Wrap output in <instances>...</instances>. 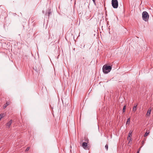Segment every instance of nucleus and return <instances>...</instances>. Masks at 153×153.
I'll use <instances>...</instances> for the list:
<instances>
[{
    "instance_id": "20e7f679",
    "label": "nucleus",
    "mask_w": 153,
    "mask_h": 153,
    "mask_svg": "<svg viewBox=\"0 0 153 153\" xmlns=\"http://www.w3.org/2000/svg\"><path fill=\"white\" fill-rule=\"evenodd\" d=\"M88 143L87 142H84L82 144V146L85 149L89 150L90 149V147L88 146Z\"/></svg>"
},
{
    "instance_id": "6e6552de",
    "label": "nucleus",
    "mask_w": 153,
    "mask_h": 153,
    "mask_svg": "<svg viewBox=\"0 0 153 153\" xmlns=\"http://www.w3.org/2000/svg\"><path fill=\"white\" fill-rule=\"evenodd\" d=\"M13 122V120H10L6 124V126L8 128H9L10 126L11 125Z\"/></svg>"
},
{
    "instance_id": "1a4fd4ad",
    "label": "nucleus",
    "mask_w": 153,
    "mask_h": 153,
    "mask_svg": "<svg viewBox=\"0 0 153 153\" xmlns=\"http://www.w3.org/2000/svg\"><path fill=\"white\" fill-rule=\"evenodd\" d=\"M151 109L150 108H149L148 110L147 111V113L146 114V116L147 117H149L150 116L151 113Z\"/></svg>"
},
{
    "instance_id": "4468645a",
    "label": "nucleus",
    "mask_w": 153,
    "mask_h": 153,
    "mask_svg": "<svg viewBox=\"0 0 153 153\" xmlns=\"http://www.w3.org/2000/svg\"><path fill=\"white\" fill-rule=\"evenodd\" d=\"M84 140L87 143H88L89 140L88 138L86 137H84Z\"/></svg>"
},
{
    "instance_id": "9b49d317",
    "label": "nucleus",
    "mask_w": 153,
    "mask_h": 153,
    "mask_svg": "<svg viewBox=\"0 0 153 153\" xmlns=\"http://www.w3.org/2000/svg\"><path fill=\"white\" fill-rule=\"evenodd\" d=\"M149 133H150V131H149V130L147 131H146V132L145 134L144 135V137H146L149 134Z\"/></svg>"
},
{
    "instance_id": "7ed1b4c3",
    "label": "nucleus",
    "mask_w": 153,
    "mask_h": 153,
    "mask_svg": "<svg viewBox=\"0 0 153 153\" xmlns=\"http://www.w3.org/2000/svg\"><path fill=\"white\" fill-rule=\"evenodd\" d=\"M111 4L114 8H117L118 7V4L117 0H112Z\"/></svg>"
},
{
    "instance_id": "6ab92c4d",
    "label": "nucleus",
    "mask_w": 153,
    "mask_h": 153,
    "mask_svg": "<svg viewBox=\"0 0 153 153\" xmlns=\"http://www.w3.org/2000/svg\"><path fill=\"white\" fill-rule=\"evenodd\" d=\"M30 147H27V149H26V150H25V152L27 151H28L30 149Z\"/></svg>"
},
{
    "instance_id": "412c9836",
    "label": "nucleus",
    "mask_w": 153,
    "mask_h": 153,
    "mask_svg": "<svg viewBox=\"0 0 153 153\" xmlns=\"http://www.w3.org/2000/svg\"><path fill=\"white\" fill-rule=\"evenodd\" d=\"M140 148L139 149L138 151L137 152V153H139V151H140Z\"/></svg>"
},
{
    "instance_id": "f3484780",
    "label": "nucleus",
    "mask_w": 153,
    "mask_h": 153,
    "mask_svg": "<svg viewBox=\"0 0 153 153\" xmlns=\"http://www.w3.org/2000/svg\"><path fill=\"white\" fill-rule=\"evenodd\" d=\"M4 114H0V120L4 116Z\"/></svg>"
},
{
    "instance_id": "9d476101",
    "label": "nucleus",
    "mask_w": 153,
    "mask_h": 153,
    "mask_svg": "<svg viewBox=\"0 0 153 153\" xmlns=\"http://www.w3.org/2000/svg\"><path fill=\"white\" fill-rule=\"evenodd\" d=\"M10 102H7L4 105V106L3 107V109H5L9 104H10Z\"/></svg>"
},
{
    "instance_id": "f03ea898",
    "label": "nucleus",
    "mask_w": 153,
    "mask_h": 153,
    "mask_svg": "<svg viewBox=\"0 0 153 153\" xmlns=\"http://www.w3.org/2000/svg\"><path fill=\"white\" fill-rule=\"evenodd\" d=\"M142 18L145 21H147L149 19V15L146 11H144L142 13Z\"/></svg>"
},
{
    "instance_id": "f257e3e1",
    "label": "nucleus",
    "mask_w": 153,
    "mask_h": 153,
    "mask_svg": "<svg viewBox=\"0 0 153 153\" xmlns=\"http://www.w3.org/2000/svg\"><path fill=\"white\" fill-rule=\"evenodd\" d=\"M111 69V66L105 65L103 67L102 71L104 73L107 74L110 71Z\"/></svg>"
},
{
    "instance_id": "f8f14e48",
    "label": "nucleus",
    "mask_w": 153,
    "mask_h": 153,
    "mask_svg": "<svg viewBox=\"0 0 153 153\" xmlns=\"http://www.w3.org/2000/svg\"><path fill=\"white\" fill-rule=\"evenodd\" d=\"M130 118L129 117L128 118L127 120L126 125H127V124H129L130 123Z\"/></svg>"
},
{
    "instance_id": "aec40b11",
    "label": "nucleus",
    "mask_w": 153,
    "mask_h": 153,
    "mask_svg": "<svg viewBox=\"0 0 153 153\" xmlns=\"http://www.w3.org/2000/svg\"><path fill=\"white\" fill-rule=\"evenodd\" d=\"M92 1H93L94 4H96V0H92Z\"/></svg>"
},
{
    "instance_id": "2eb2a0df",
    "label": "nucleus",
    "mask_w": 153,
    "mask_h": 153,
    "mask_svg": "<svg viewBox=\"0 0 153 153\" xmlns=\"http://www.w3.org/2000/svg\"><path fill=\"white\" fill-rule=\"evenodd\" d=\"M79 46H80L79 47L80 48H84V47L85 45L83 43H81V44Z\"/></svg>"
},
{
    "instance_id": "423d86ee",
    "label": "nucleus",
    "mask_w": 153,
    "mask_h": 153,
    "mask_svg": "<svg viewBox=\"0 0 153 153\" xmlns=\"http://www.w3.org/2000/svg\"><path fill=\"white\" fill-rule=\"evenodd\" d=\"M132 131H130L129 133L128 134V135L127 137V139L128 140H129V142L130 141H132V139L131 138V137L132 136Z\"/></svg>"
},
{
    "instance_id": "ddd939ff",
    "label": "nucleus",
    "mask_w": 153,
    "mask_h": 153,
    "mask_svg": "<svg viewBox=\"0 0 153 153\" xmlns=\"http://www.w3.org/2000/svg\"><path fill=\"white\" fill-rule=\"evenodd\" d=\"M137 105H135L134 106L133 108V111L135 112L136 110V107Z\"/></svg>"
},
{
    "instance_id": "39448f33",
    "label": "nucleus",
    "mask_w": 153,
    "mask_h": 153,
    "mask_svg": "<svg viewBox=\"0 0 153 153\" xmlns=\"http://www.w3.org/2000/svg\"><path fill=\"white\" fill-rule=\"evenodd\" d=\"M7 10H3L1 16L2 17H4V18H6L7 16Z\"/></svg>"
},
{
    "instance_id": "0eeeda50",
    "label": "nucleus",
    "mask_w": 153,
    "mask_h": 153,
    "mask_svg": "<svg viewBox=\"0 0 153 153\" xmlns=\"http://www.w3.org/2000/svg\"><path fill=\"white\" fill-rule=\"evenodd\" d=\"M52 13V11L51 8H48L45 13L46 15H48L49 17L50 14Z\"/></svg>"
},
{
    "instance_id": "a211bd4d",
    "label": "nucleus",
    "mask_w": 153,
    "mask_h": 153,
    "mask_svg": "<svg viewBox=\"0 0 153 153\" xmlns=\"http://www.w3.org/2000/svg\"><path fill=\"white\" fill-rule=\"evenodd\" d=\"M105 148L107 150H108V144H106L105 146Z\"/></svg>"
},
{
    "instance_id": "dca6fc26",
    "label": "nucleus",
    "mask_w": 153,
    "mask_h": 153,
    "mask_svg": "<svg viewBox=\"0 0 153 153\" xmlns=\"http://www.w3.org/2000/svg\"><path fill=\"white\" fill-rule=\"evenodd\" d=\"M126 105H124L123 106V113L125 112L126 111Z\"/></svg>"
}]
</instances>
